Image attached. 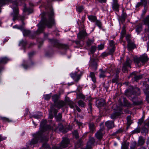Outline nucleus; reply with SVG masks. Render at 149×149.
I'll list each match as a JSON object with an SVG mask.
<instances>
[{
  "label": "nucleus",
  "mask_w": 149,
  "mask_h": 149,
  "mask_svg": "<svg viewBox=\"0 0 149 149\" xmlns=\"http://www.w3.org/2000/svg\"><path fill=\"white\" fill-rule=\"evenodd\" d=\"M46 15L48 16V19L45 18L42 19L38 24V29L36 31V33L38 34L43 31L45 28V26L49 28L55 25V23L54 17V13L53 10H51L50 12L47 13Z\"/></svg>",
  "instance_id": "obj_1"
},
{
  "label": "nucleus",
  "mask_w": 149,
  "mask_h": 149,
  "mask_svg": "<svg viewBox=\"0 0 149 149\" xmlns=\"http://www.w3.org/2000/svg\"><path fill=\"white\" fill-rule=\"evenodd\" d=\"M13 3V5L11 6V8L13 9V13L11 14V15L13 17V20L15 21L19 18L23 23V20L24 19V17L23 16L19 15L18 4L16 1L14 2Z\"/></svg>",
  "instance_id": "obj_2"
},
{
  "label": "nucleus",
  "mask_w": 149,
  "mask_h": 149,
  "mask_svg": "<svg viewBox=\"0 0 149 149\" xmlns=\"http://www.w3.org/2000/svg\"><path fill=\"white\" fill-rule=\"evenodd\" d=\"M49 41L51 42V44L54 47L58 48H62L66 49L69 48L68 45L60 43L58 41L56 40L49 39Z\"/></svg>",
  "instance_id": "obj_3"
},
{
  "label": "nucleus",
  "mask_w": 149,
  "mask_h": 149,
  "mask_svg": "<svg viewBox=\"0 0 149 149\" xmlns=\"http://www.w3.org/2000/svg\"><path fill=\"white\" fill-rule=\"evenodd\" d=\"M69 143V141L68 139L66 138H64L60 143L59 147L54 146L53 148V149H61L65 148L68 146Z\"/></svg>",
  "instance_id": "obj_4"
},
{
  "label": "nucleus",
  "mask_w": 149,
  "mask_h": 149,
  "mask_svg": "<svg viewBox=\"0 0 149 149\" xmlns=\"http://www.w3.org/2000/svg\"><path fill=\"white\" fill-rule=\"evenodd\" d=\"M134 62L139 64L140 61H141L143 63H145L148 61V58L146 56H142L140 57L139 58L137 57H135L134 59Z\"/></svg>",
  "instance_id": "obj_5"
},
{
  "label": "nucleus",
  "mask_w": 149,
  "mask_h": 149,
  "mask_svg": "<svg viewBox=\"0 0 149 149\" xmlns=\"http://www.w3.org/2000/svg\"><path fill=\"white\" fill-rule=\"evenodd\" d=\"M58 112V111L54 108V106L51 105L49 110V118H53V113L54 116H55Z\"/></svg>",
  "instance_id": "obj_6"
},
{
  "label": "nucleus",
  "mask_w": 149,
  "mask_h": 149,
  "mask_svg": "<svg viewBox=\"0 0 149 149\" xmlns=\"http://www.w3.org/2000/svg\"><path fill=\"white\" fill-rule=\"evenodd\" d=\"M97 61L94 59H92L90 60V65L93 70H96L97 69Z\"/></svg>",
  "instance_id": "obj_7"
},
{
  "label": "nucleus",
  "mask_w": 149,
  "mask_h": 149,
  "mask_svg": "<svg viewBox=\"0 0 149 149\" xmlns=\"http://www.w3.org/2000/svg\"><path fill=\"white\" fill-rule=\"evenodd\" d=\"M82 75V74H78L77 72L72 73L70 74L71 77L76 82L78 81Z\"/></svg>",
  "instance_id": "obj_8"
},
{
  "label": "nucleus",
  "mask_w": 149,
  "mask_h": 149,
  "mask_svg": "<svg viewBox=\"0 0 149 149\" xmlns=\"http://www.w3.org/2000/svg\"><path fill=\"white\" fill-rule=\"evenodd\" d=\"M131 62L132 61L130 60V59L129 58H127L126 62L124 63L123 66L122 67V69L124 72H125L127 70L126 67H130Z\"/></svg>",
  "instance_id": "obj_9"
},
{
  "label": "nucleus",
  "mask_w": 149,
  "mask_h": 149,
  "mask_svg": "<svg viewBox=\"0 0 149 149\" xmlns=\"http://www.w3.org/2000/svg\"><path fill=\"white\" fill-rule=\"evenodd\" d=\"M103 129H100L99 131L95 134V136L97 139H102L103 135Z\"/></svg>",
  "instance_id": "obj_10"
},
{
  "label": "nucleus",
  "mask_w": 149,
  "mask_h": 149,
  "mask_svg": "<svg viewBox=\"0 0 149 149\" xmlns=\"http://www.w3.org/2000/svg\"><path fill=\"white\" fill-rule=\"evenodd\" d=\"M65 103L62 101H58L55 104V105L58 109L63 107L65 106Z\"/></svg>",
  "instance_id": "obj_11"
},
{
  "label": "nucleus",
  "mask_w": 149,
  "mask_h": 149,
  "mask_svg": "<svg viewBox=\"0 0 149 149\" xmlns=\"http://www.w3.org/2000/svg\"><path fill=\"white\" fill-rule=\"evenodd\" d=\"M105 124L108 128L110 129L114 127V123L112 121H107Z\"/></svg>",
  "instance_id": "obj_12"
},
{
  "label": "nucleus",
  "mask_w": 149,
  "mask_h": 149,
  "mask_svg": "<svg viewBox=\"0 0 149 149\" xmlns=\"http://www.w3.org/2000/svg\"><path fill=\"white\" fill-rule=\"evenodd\" d=\"M145 142V139L142 137L140 136L139 139L138 145L139 146L143 145Z\"/></svg>",
  "instance_id": "obj_13"
},
{
  "label": "nucleus",
  "mask_w": 149,
  "mask_h": 149,
  "mask_svg": "<svg viewBox=\"0 0 149 149\" xmlns=\"http://www.w3.org/2000/svg\"><path fill=\"white\" fill-rule=\"evenodd\" d=\"M112 7L113 9L116 11H118L119 7V5L117 2H113L112 4Z\"/></svg>",
  "instance_id": "obj_14"
},
{
  "label": "nucleus",
  "mask_w": 149,
  "mask_h": 149,
  "mask_svg": "<svg viewBox=\"0 0 149 149\" xmlns=\"http://www.w3.org/2000/svg\"><path fill=\"white\" fill-rule=\"evenodd\" d=\"M100 78H103L106 76V75L107 73L106 71H103L102 69L100 70Z\"/></svg>",
  "instance_id": "obj_15"
},
{
  "label": "nucleus",
  "mask_w": 149,
  "mask_h": 149,
  "mask_svg": "<svg viewBox=\"0 0 149 149\" xmlns=\"http://www.w3.org/2000/svg\"><path fill=\"white\" fill-rule=\"evenodd\" d=\"M59 97V96L57 94H55L52 96V100L54 102V104L57 102Z\"/></svg>",
  "instance_id": "obj_16"
},
{
  "label": "nucleus",
  "mask_w": 149,
  "mask_h": 149,
  "mask_svg": "<svg viewBox=\"0 0 149 149\" xmlns=\"http://www.w3.org/2000/svg\"><path fill=\"white\" fill-rule=\"evenodd\" d=\"M88 18L89 20L92 22H95L97 20L96 17L93 15L88 16Z\"/></svg>",
  "instance_id": "obj_17"
},
{
  "label": "nucleus",
  "mask_w": 149,
  "mask_h": 149,
  "mask_svg": "<svg viewBox=\"0 0 149 149\" xmlns=\"http://www.w3.org/2000/svg\"><path fill=\"white\" fill-rule=\"evenodd\" d=\"M77 37L79 39H82L84 38V31L83 30L80 31L77 35Z\"/></svg>",
  "instance_id": "obj_18"
},
{
  "label": "nucleus",
  "mask_w": 149,
  "mask_h": 149,
  "mask_svg": "<svg viewBox=\"0 0 149 149\" xmlns=\"http://www.w3.org/2000/svg\"><path fill=\"white\" fill-rule=\"evenodd\" d=\"M57 128L58 129L59 131L63 132V133H65L67 132L65 131L64 130V127L63 125L62 124H60L58 125Z\"/></svg>",
  "instance_id": "obj_19"
},
{
  "label": "nucleus",
  "mask_w": 149,
  "mask_h": 149,
  "mask_svg": "<svg viewBox=\"0 0 149 149\" xmlns=\"http://www.w3.org/2000/svg\"><path fill=\"white\" fill-rule=\"evenodd\" d=\"M91 77L92 81L94 83H95L96 82V78L95 76V74L93 72H91L90 73V75Z\"/></svg>",
  "instance_id": "obj_20"
},
{
  "label": "nucleus",
  "mask_w": 149,
  "mask_h": 149,
  "mask_svg": "<svg viewBox=\"0 0 149 149\" xmlns=\"http://www.w3.org/2000/svg\"><path fill=\"white\" fill-rule=\"evenodd\" d=\"M57 121H60L61 120V118H62V114L61 113H59L58 114L57 116L56 115L55 116Z\"/></svg>",
  "instance_id": "obj_21"
},
{
  "label": "nucleus",
  "mask_w": 149,
  "mask_h": 149,
  "mask_svg": "<svg viewBox=\"0 0 149 149\" xmlns=\"http://www.w3.org/2000/svg\"><path fill=\"white\" fill-rule=\"evenodd\" d=\"M22 32L24 35L25 36L29 35L30 33V31L24 29L22 30Z\"/></svg>",
  "instance_id": "obj_22"
},
{
  "label": "nucleus",
  "mask_w": 149,
  "mask_h": 149,
  "mask_svg": "<svg viewBox=\"0 0 149 149\" xmlns=\"http://www.w3.org/2000/svg\"><path fill=\"white\" fill-rule=\"evenodd\" d=\"M0 119L3 122H9L12 121V120H10L9 118L4 117H0Z\"/></svg>",
  "instance_id": "obj_23"
},
{
  "label": "nucleus",
  "mask_w": 149,
  "mask_h": 149,
  "mask_svg": "<svg viewBox=\"0 0 149 149\" xmlns=\"http://www.w3.org/2000/svg\"><path fill=\"white\" fill-rule=\"evenodd\" d=\"M51 94H48L44 95H43V97L45 100H49L51 98Z\"/></svg>",
  "instance_id": "obj_24"
},
{
  "label": "nucleus",
  "mask_w": 149,
  "mask_h": 149,
  "mask_svg": "<svg viewBox=\"0 0 149 149\" xmlns=\"http://www.w3.org/2000/svg\"><path fill=\"white\" fill-rule=\"evenodd\" d=\"M97 104H98V106L101 107L104 105L105 103L104 102L97 100L96 102Z\"/></svg>",
  "instance_id": "obj_25"
},
{
  "label": "nucleus",
  "mask_w": 149,
  "mask_h": 149,
  "mask_svg": "<svg viewBox=\"0 0 149 149\" xmlns=\"http://www.w3.org/2000/svg\"><path fill=\"white\" fill-rule=\"evenodd\" d=\"M115 48L114 46L110 47L109 48V54H112L114 51Z\"/></svg>",
  "instance_id": "obj_26"
},
{
  "label": "nucleus",
  "mask_w": 149,
  "mask_h": 149,
  "mask_svg": "<svg viewBox=\"0 0 149 149\" xmlns=\"http://www.w3.org/2000/svg\"><path fill=\"white\" fill-rule=\"evenodd\" d=\"M96 46H93L91 47L90 49V52L92 54L94 53L96 49Z\"/></svg>",
  "instance_id": "obj_27"
},
{
  "label": "nucleus",
  "mask_w": 149,
  "mask_h": 149,
  "mask_svg": "<svg viewBox=\"0 0 149 149\" xmlns=\"http://www.w3.org/2000/svg\"><path fill=\"white\" fill-rule=\"evenodd\" d=\"M95 23L99 28H101L102 24L100 21L97 20L95 22Z\"/></svg>",
  "instance_id": "obj_28"
},
{
  "label": "nucleus",
  "mask_w": 149,
  "mask_h": 149,
  "mask_svg": "<svg viewBox=\"0 0 149 149\" xmlns=\"http://www.w3.org/2000/svg\"><path fill=\"white\" fill-rule=\"evenodd\" d=\"M38 141V140L36 139H32L31 141V143H30V144L31 145L36 144L37 143Z\"/></svg>",
  "instance_id": "obj_29"
},
{
  "label": "nucleus",
  "mask_w": 149,
  "mask_h": 149,
  "mask_svg": "<svg viewBox=\"0 0 149 149\" xmlns=\"http://www.w3.org/2000/svg\"><path fill=\"white\" fill-rule=\"evenodd\" d=\"M104 44H101L98 46V48L99 50H101L104 49Z\"/></svg>",
  "instance_id": "obj_30"
},
{
  "label": "nucleus",
  "mask_w": 149,
  "mask_h": 149,
  "mask_svg": "<svg viewBox=\"0 0 149 149\" xmlns=\"http://www.w3.org/2000/svg\"><path fill=\"white\" fill-rule=\"evenodd\" d=\"M73 135L75 136V138H77L78 137V135L77 131L76 130H75L73 132Z\"/></svg>",
  "instance_id": "obj_31"
},
{
  "label": "nucleus",
  "mask_w": 149,
  "mask_h": 149,
  "mask_svg": "<svg viewBox=\"0 0 149 149\" xmlns=\"http://www.w3.org/2000/svg\"><path fill=\"white\" fill-rule=\"evenodd\" d=\"M141 2L142 3V5H143L145 6L146 5L147 1L146 0H141Z\"/></svg>",
  "instance_id": "obj_32"
},
{
  "label": "nucleus",
  "mask_w": 149,
  "mask_h": 149,
  "mask_svg": "<svg viewBox=\"0 0 149 149\" xmlns=\"http://www.w3.org/2000/svg\"><path fill=\"white\" fill-rule=\"evenodd\" d=\"M142 77V76L141 75H139L138 76H135L134 77L135 80L137 81L138 80L141 79Z\"/></svg>",
  "instance_id": "obj_33"
},
{
  "label": "nucleus",
  "mask_w": 149,
  "mask_h": 149,
  "mask_svg": "<svg viewBox=\"0 0 149 149\" xmlns=\"http://www.w3.org/2000/svg\"><path fill=\"white\" fill-rule=\"evenodd\" d=\"M93 40H88L87 42V45L88 46L90 45L93 42Z\"/></svg>",
  "instance_id": "obj_34"
},
{
  "label": "nucleus",
  "mask_w": 149,
  "mask_h": 149,
  "mask_svg": "<svg viewBox=\"0 0 149 149\" xmlns=\"http://www.w3.org/2000/svg\"><path fill=\"white\" fill-rule=\"evenodd\" d=\"M83 9V7L78 6L77 8V10L79 13L82 12Z\"/></svg>",
  "instance_id": "obj_35"
},
{
  "label": "nucleus",
  "mask_w": 149,
  "mask_h": 149,
  "mask_svg": "<svg viewBox=\"0 0 149 149\" xmlns=\"http://www.w3.org/2000/svg\"><path fill=\"white\" fill-rule=\"evenodd\" d=\"M79 105L81 107H84V103L83 101L81 100H80L78 102Z\"/></svg>",
  "instance_id": "obj_36"
},
{
  "label": "nucleus",
  "mask_w": 149,
  "mask_h": 149,
  "mask_svg": "<svg viewBox=\"0 0 149 149\" xmlns=\"http://www.w3.org/2000/svg\"><path fill=\"white\" fill-rule=\"evenodd\" d=\"M89 128L91 130L93 131L94 130V124H91L89 125Z\"/></svg>",
  "instance_id": "obj_37"
},
{
  "label": "nucleus",
  "mask_w": 149,
  "mask_h": 149,
  "mask_svg": "<svg viewBox=\"0 0 149 149\" xmlns=\"http://www.w3.org/2000/svg\"><path fill=\"white\" fill-rule=\"evenodd\" d=\"M117 115L116 113H114L113 114H112L111 116V119H114L116 117Z\"/></svg>",
  "instance_id": "obj_38"
},
{
  "label": "nucleus",
  "mask_w": 149,
  "mask_h": 149,
  "mask_svg": "<svg viewBox=\"0 0 149 149\" xmlns=\"http://www.w3.org/2000/svg\"><path fill=\"white\" fill-rule=\"evenodd\" d=\"M22 66L25 69H27L29 67V66L26 64V63H24L23 64Z\"/></svg>",
  "instance_id": "obj_39"
},
{
  "label": "nucleus",
  "mask_w": 149,
  "mask_h": 149,
  "mask_svg": "<svg viewBox=\"0 0 149 149\" xmlns=\"http://www.w3.org/2000/svg\"><path fill=\"white\" fill-rule=\"evenodd\" d=\"M7 0H0V4H5Z\"/></svg>",
  "instance_id": "obj_40"
},
{
  "label": "nucleus",
  "mask_w": 149,
  "mask_h": 149,
  "mask_svg": "<svg viewBox=\"0 0 149 149\" xmlns=\"http://www.w3.org/2000/svg\"><path fill=\"white\" fill-rule=\"evenodd\" d=\"M109 44L110 46V47H112L113 46H114L113 45L114 44V42L113 41L111 40L109 42Z\"/></svg>",
  "instance_id": "obj_41"
},
{
  "label": "nucleus",
  "mask_w": 149,
  "mask_h": 149,
  "mask_svg": "<svg viewBox=\"0 0 149 149\" xmlns=\"http://www.w3.org/2000/svg\"><path fill=\"white\" fill-rule=\"evenodd\" d=\"M142 6V3L141 2H138L136 5L135 7L136 8H138L140 6Z\"/></svg>",
  "instance_id": "obj_42"
},
{
  "label": "nucleus",
  "mask_w": 149,
  "mask_h": 149,
  "mask_svg": "<svg viewBox=\"0 0 149 149\" xmlns=\"http://www.w3.org/2000/svg\"><path fill=\"white\" fill-rule=\"evenodd\" d=\"M47 121L46 120H44L41 122V125L42 126H44L45 124L46 123Z\"/></svg>",
  "instance_id": "obj_43"
},
{
  "label": "nucleus",
  "mask_w": 149,
  "mask_h": 149,
  "mask_svg": "<svg viewBox=\"0 0 149 149\" xmlns=\"http://www.w3.org/2000/svg\"><path fill=\"white\" fill-rule=\"evenodd\" d=\"M143 118H141L139 120V121L138 122V123L139 124H141L143 122Z\"/></svg>",
  "instance_id": "obj_44"
},
{
  "label": "nucleus",
  "mask_w": 149,
  "mask_h": 149,
  "mask_svg": "<svg viewBox=\"0 0 149 149\" xmlns=\"http://www.w3.org/2000/svg\"><path fill=\"white\" fill-rule=\"evenodd\" d=\"M146 100L148 103H149V93L146 95Z\"/></svg>",
  "instance_id": "obj_45"
},
{
  "label": "nucleus",
  "mask_w": 149,
  "mask_h": 149,
  "mask_svg": "<svg viewBox=\"0 0 149 149\" xmlns=\"http://www.w3.org/2000/svg\"><path fill=\"white\" fill-rule=\"evenodd\" d=\"M76 123L80 127V126H81L83 123H81L80 122H79L77 120H76Z\"/></svg>",
  "instance_id": "obj_46"
},
{
  "label": "nucleus",
  "mask_w": 149,
  "mask_h": 149,
  "mask_svg": "<svg viewBox=\"0 0 149 149\" xmlns=\"http://www.w3.org/2000/svg\"><path fill=\"white\" fill-rule=\"evenodd\" d=\"M43 147L45 148H47L48 147V145L47 143H45L43 145Z\"/></svg>",
  "instance_id": "obj_47"
},
{
  "label": "nucleus",
  "mask_w": 149,
  "mask_h": 149,
  "mask_svg": "<svg viewBox=\"0 0 149 149\" xmlns=\"http://www.w3.org/2000/svg\"><path fill=\"white\" fill-rule=\"evenodd\" d=\"M143 132H144L145 133H147L148 132V129L145 128H143Z\"/></svg>",
  "instance_id": "obj_48"
},
{
  "label": "nucleus",
  "mask_w": 149,
  "mask_h": 149,
  "mask_svg": "<svg viewBox=\"0 0 149 149\" xmlns=\"http://www.w3.org/2000/svg\"><path fill=\"white\" fill-rule=\"evenodd\" d=\"M5 138L2 137L1 135H0V141L5 139Z\"/></svg>",
  "instance_id": "obj_49"
},
{
  "label": "nucleus",
  "mask_w": 149,
  "mask_h": 149,
  "mask_svg": "<svg viewBox=\"0 0 149 149\" xmlns=\"http://www.w3.org/2000/svg\"><path fill=\"white\" fill-rule=\"evenodd\" d=\"M34 54V52H31L29 54V57H31Z\"/></svg>",
  "instance_id": "obj_50"
},
{
  "label": "nucleus",
  "mask_w": 149,
  "mask_h": 149,
  "mask_svg": "<svg viewBox=\"0 0 149 149\" xmlns=\"http://www.w3.org/2000/svg\"><path fill=\"white\" fill-rule=\"evenodd\" d=\"M98 1L101 3H105L106 2V0H98Z\"/></svg>",
  "instance_id": "obj_51"
},
{
  "label": "nucleus",
  "mask_w": 149,
  "mask_h": 149,
  "mask_svg": "<svg viewBox=\"0 0 149 149\" xmlns=\"http://www.w3.org/2000/svg\"><path fill=\"white\" fill-rule=\"evenodd\" d=\"M76 109L79 112H80L81 111V109L79 108L78 107L76 106Z\"/></svg>",
  "instance_id": "obj_52"
},
{
  "label": "nucleus",
  "mask_w": 149,
  "mask_h": 149,
  "mask_svg": "<svg viewBox=\"0 0 149 149\" xmlns=\"http://www.w3.org/2000/svg\"><path fill=\"white\" fill-rule=\"evenodd\" d=\"M125 105L127 107H130L131 105V104L127 102V103Z\"/></svg>",
  "instance_id": "obj_53"
},
{
  "label": "nucleus",
  "mask_w": 149,
  "mask_h": 149,
  "mask_svg": "<svg viewBox=\"0 0 149 149\" xmlns=\"http://www.w3.org/2000/svg\"><path fill=\"white\" fill-rule=\"evenodd\" d=\"M148 121L147 122L146 124V125L147 126H149V118L147 120Z\"/></svg>",
  "instance_id": "obj_54"
},
{
  "label": "nucleus",
  "mask_w": 149,
  "mask_h": 149,
  "mask_svg": "<svg viewBox=\"0 0 149 149\" xmlns=\"http://www.w3.org/2000/svg\"><path fill=\"white\" fill-rule=\"evenodd\" d=\"M133 132L134 133L139 132V130L138 129H136Z\"/></svg>",
  "instance_id": "obj_55"
},
{
  "label": "nucleus",
  "mask_w": 149,
  "mask_h": 149,
  "mask_svg": "<svg viewBox=\"0 0 149 149\" xmlns=\"http://www.w3.org/2000/svg\"><path fill=\"white\" fill-rule=\"evenodd\" d=\"M75 42L78 45L79 43L80 42L77 41H75Z\"/></svg>",
  "instance_id": "obj_56"
},
{
  "label": "nucleus",
  "mask_w": 149,
  "mask_h": 149,
  "mask_svg": "<svg viewBox=\"0 0 149 149\" xmlns=\"http://www.w3.org/2000/svg\"><path fill=\"white\" fill-rule=\"evenodd\" d=\"M103 54L104 56H106L108 55V54L107 53H103Z\"/></svg>",
  "instance_id": "obj_57"
},
{
  "label": "nucleus",
  "mask_w": 149,
  "mask_h": 149,
  "mask_svg": "<svg viewBox=\"0 0 149 149\" xmlns=\"http://www.w3.org/2000/svg\"><path fill=\"white\" fill-rule=\"evenodd\" d=\"M147 144H149V137L148 138L147 141Z\"/></svg>",
  "instance_id": "obj_58"
},
{
  "label": "nucleus",
  "mask_w": 149,
  "mask_h": 149,
  "mask_svg": "<svg viewBox=\"0 0 149 149\" xmlns=\"http://www.w3.org/2000/svg\"><path fill=\"white\" fill-rule=\"evenodd\" d=\"M130 120H127V123H128L129 124V125H130V124H131V123H130Z\"/></svg>",
  "instance_id": "obj_59"
},
{
  "label": "nucleus",
  "mask_w": 149,
  "mask_h": 149,
  "mask_svg": "<svg viewBox=\"0 0 149 149\" xmlns=\"http://www.w3.org/2000/svg\"><path fill=\"white\" fill-rule=\"evenodd\" d=\"M130 36L129 35H128L126 37V38L127 39H129V38H130Z\"/></svg>",
  "instance_id": "obj_60"
},
{
  "label": "nucleus",
  "mask_w": 149,
  "mask_h": 149,
  "mask_svg": "<svg viewBox=\"0 0 149 149\" xmlns=\"http://www.w3.org/2000/svg\"><path fill=\"white\" fill-rule=\"evenodd\" d=\"M122 32H123V34H125V30L124 29H123V31H122Z\"/></svg>",
  "instance_id": "obj_61"
},
{
  "label": "nucleus",
  "mask_w": 149,
  "mask_h": 149,
  "mask_svg": "<svg viewBox=\"0 0 149 149\" xmlns=\"http://www.w3.org/2000/svg\"><path fill=\"white\" fill-rule=\"evenodd\" d=\"M7 40H6V39L4 40L3 42V43L4 44L5 42H7Z\"/></svg>",
  "instance_id": "obj_62"
},
{
  "label": "nucleus",
  "mask_w": 149,
  "mask_h": 149,
  "mask_svg": "<svg viewBox=\"0 0 149 149\" xmlns=\"http://www.w3.org/2000/svg\"><path fill=\"white\" fill-rule=\"evenodd\" d=\"M113 2H117V0H113Z\"/></svg>",
  "instance_id": "obj_63"
},
{
  "label": "nucleus",
  "mask_w": 149,
  "mask_h": 149,
  "mask_svg": "<svg viewBox=\"0 0 149 149\" xmlns=\"http://www.w3.org/2000/svg\"><path fill=\"white\" fill-rule=\"evenodd\" d=\"M141 149H146V148L144 147H143L141 148Z\"/></svg>",
  "instance_id": "obj_64"
}]
</instances>
